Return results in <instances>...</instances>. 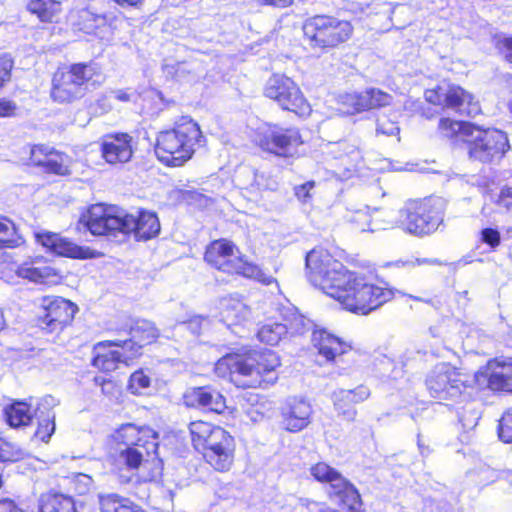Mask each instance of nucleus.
<instances>
[{"label": "nucleus", "mask_w": 512, "mask_h": 512, "mask_svg": "<svg viewBox=\"0 0 512 512\" xmlns=\"http://www.w3.org/2000/svg\"><path fill=\"white\" fill-rule=\"evenodd\" d=\"M312 478L321 484H329L331 486L342 476L341 472L329 465L325 461H318L309 468Z\"/></svg>", "instance_id": "58836bf2"}, {"label": "nucleus", "mask_w": 512, "mask_h": 512, "mask_svg": "<svg viewBox=\"0 0 512 512\" xmlns=\"http://www.w3.org/2000/svg\"><path fill=\"white\" fill-rule=\"evenodd\" d=\"M112 340H104L93 347L91 365L102 373H111L121 364Z\"/></svg>", "instance_id": "7c9ffc66"}, {"label": "nucleus", "mask_w": 512, "mask_h": 512, "mask_svg": "<svg viewBox=\"0 0 512 512\" xmlns=\"http://www.w3.org/2000/svg\"><path fill=\"white\" fill-rule=\"evenodd\" d=\"M4 422L13 429H22L32 425L35 418L33 406L26 400H12L4 406Z\"/></svg>", "instance_id": "c85d7f7f"}, {"label": "nucleus", "mask_w": 512, "mask_h": 512, "mask_svg": "<svg viewBox=\"0 0 512 512\" xmlns=\"http://www.w3.org/2000/svg\"><path fill=\"white\" fill-rule=\"evenodd\" d=\"M305 276L312 286L355 315L366 316L395 296L394 289L387 283L369 280L367 276L349 270L322 246L314 247L306 254Z\"/></svg>", "instance_id": "f257e3e1"}, {"label": "nucleus", "mask_w": 512, "mask_h": 512, "mask_svg": "<svg viewBox=\"0 0 512 512\" xmlns=\"http://www.w3.org/2000/svg\"><path fill=\"white\" fill-rule=\"evenodd\" d=\"M446 210L447 202L440 196L410 198L399 210V227L414 237L431 236L445 226Z\"/></svg>", "instance_id": "6e6552de"}, {"label": "nucleus", "mask_w": 512, "mask_h": 512, "mask_svg": "<svg viewBox=\"0 0 512 512\" xmlns=\"http://www.w3.org/2000/svg\"><path fill=\"white\" fill-rule=\"evenodd\" d=\"M498 435L503 442L512 443V408L502 415Z\"/></svg>", "instance_id": "3c124183"}, {"label": "nucleus", "mask_w": 512, "mask_h": 512, "mask_svg": "<svg viewBox=\"0 0 512 512\" xmlns=\"http://www.w3.org/2000/svg\"><path fill=\"white\" fill-rule=\"evenodd\" d=\"M83 221L86 229L94 236H116L124 231V213L112 205H91Z\"/></svg>", "instance_id": "f3484780"}, {"label": "nucleus", "mask_w": 512, "mask_h": 512, "mask_svg": "<svg viewBox=\"0 0 512 512\" xmlns=\"http://www.w3.org/2000/svg\"><path fill=\"white\" fill-rule=\"evenodd\" d=\"M461 372L447 362L436 364L425 378L429 395L439 401L458 398L466 388Z\"/></svg>", "instance_id": "2eb2a0df"}, {"label": "nucleus", "mask_w": 512, "mask_h": 512, "mask_svg": "<svg viewBox=\"0 0 512 512\" xmlns=\"http://www.w3.org/2000/svg\"><path fill=\"white\" fill-rule=\"evenodd\" d=\"M311 347L320 366L340 367L353 352L350 342L325 328L312 331Z\"/></svg>", "instance_id": "4468645a"}, {"label": "nucleus", "mask_w": 512, "mask_h": 512, "mask_svg": "<svg viewBox=\"0 0 512 512\" xmlns=\"http://www.w3.org/2000/svg\"><path fill=\"white\" fill-rule=\"evenodd\" d=\"M259 6H270L276 9H285L293 5L294 0H257Z\"/></svg>", "instance_id": "680f3d73"}, {"label": "nucleus", "mask_w": 512, "mask_h": 512, "mask_svg": "<svg viewBox=\"0 0 512 512\" xmlns=\"http://www.w3.org/2000/svg\"><path fill=\"white\" fill-rule=\"evenodd\" d=\"M23 452L14 444L0 437V461L15 463L23 459Z\"/></svg>", "instance_id": "a18cd8bd"}, {"label": "nucleus", "mask_w": 512, "mask_h": 512, "mask_svg": "<svg viewBox=\"0 0 512 512\" xmlns=\"http://www.w3.org/2000/svg\"><path fill=\"white\" fill-rule=\"evenodd\" d=\"M6 327H7V322H6L4 312L2 310H0V333L2 331H4L6 329Z\"/></svg>", "instance_id": "0e129e2a"}, {"label": "nucleus", "mask_w": 512, "mask_h": 512, "mask_svg": "<svg viewBox=\"0 0 512 512\" xmlns=\"http://www.w3.org/2000/svg\"><path fill=\"white\" fill-rule=\"evenodd\" d=\"M480 240L494 250L501 243V235L497 229L487 227L481 230Z\"/></svg>", "instance_id": "5fc2aeb1"}, {"label": "nucleus", "mask_w": 512, "mask_h": 512, "mask_svg": "<svg viewBox=\"0 0 512 512\" xmlns=\"http://www.w3.org/2000/svg\"><path fill=\"white\" fill-rule=\"evenodd\" d=\"M150 383V377L143 370H136L129 377L128 389L133 394H140L142 390L150 386Z\"/></svg>", "instance_id": "09e8293b"}, {"label": "nucleus", "mask_w": 512, "mask_h": 512, "mask_svg": "<svg viewBox=\"0 0 512 512\" xmlns=\"http://www.w3.org/2000/svg\"><path fill=\"white\" fill-rule=\"evenodd\" d=\"M237 251L233 241L226 238L215 239L205 247L203 260L211 268L228 274L234 269Z\"/></svg>", "instance_id": "5701e85b"}, {"label": "nucleus", "mask_w": 512, "mask_h": 512, "mask_svg": "<svg viewBox=\"0 0 512 512\" xmlns=\"http://www.w3.org/2000/svg\"><path fill=\"white\" fill-rule=\"evenodd\" d=\"M100 512H147L141 505L117 493L98 495Z\"/></svg>", "instance_id": "2f4dec72"}, {"label": "nucleus", "mask_w": 512, "mask_h": 512, "mask_svg": "<svg viewBox=\"0 0 512 512\" xmlns=\"http://www.w3.org/2000/svg\"><path fill=\"white\" fill-rule=\"evenodd\" d=\"M263 95L283 111L293 113L299 118H306L312 113V106L300 86L284 74H272L263 87Z\"/></svg>", "instance_id": "f8f14e48"}, {"label": "nucleus", "mask_w": 512, "mask_h": 512, "mask_svg": "<svg viewBox=\"0 0 512 512\" xmlns=\"http://www.w3.org/2000/svg\"><path fill=\"white\" fill-rule=\"evenodd\" d=\"M181 200L188 205L198 204L202 206L207 203L208 198L196 191H183L181 193Z\"/></svg>", "instance_id": "bf43d9fd"}, {"label": "nucleus", "mask_w": 512, "mask_h": 512, "mask_svg": "<svg viewBox=\"0 0 512 512\" xmlns=\"http://www.w3.org/2000/svg\"><path fill=\"white\" fill-rule=\"evenodd\" d=\"M464 144L468 158L482 164L500 161L510 149L509 139L505 132L475 123L469 136L464 140Z\"/></svg>", "instance_id": "9b49d317"}, {"label": "nucleus", "mask_w": 512, "mask_h": 512, "mask_svg": "<svg viewBox=\"0 0 512 512\" xmlns=\"http://www.w3.org/2000/svg\"><path fill=\"white\" fill-rule=\"evenodd\" d=\"M69 488L68 491L75 496H85L93 489V479L84 473H77L66 477Z\"/></svg>", "instance_id": "37998d69"}, {"label": "nucleus", "mask_w": 512, "mask_h": 512, "mask_svg": "<svg viewBox=\"0 0 512 512\" xmlns=\"http://www.w3.org/2000/svg\"><path fill=\"white\" fill-rule=\"evenodd\" d=\"M13 68V58L6 53L0 54V91L11 82Z\"/></svg>", "instance_id": "de8ad7c7"}, {"label": "nucleus", "mask_w": 512, "mask_h": 512, "mask_svg": "<svg viewBox=\"0 0 512 512\" xmlns=\"http://www.w3.org/2000/svg\"><path fill=\"white\" fill-rule=\"evenodd\" d=\"M330 487L329 497L337 499L338 505L347 512H364L363 501L357 487L345 476H341Z\"/></svg>", "instance_id": "cd10ccee"}, {"label": "nucleus", "mask_w": 512, "mask_h": 512, "mask_svg": "<svg viewBox=\"0 0 512 512\" xmlns=\"http://www.w3.org/2000/svg\"><path fill=\"white\" fill-rule=\"evenodd\" d=\"M281 360L269 349L231 351L214 364V374L238 389L267 388L278 380Z\"/></svg>", "instance_id": "f03ea898"}, {"label": "nucleus", "mask_w": 512, "mask_h": 512, "mask_svg": "<svg viewBox=\"0 0 512 512\" xmlns=\"http://www.w3.org/2000/svg\"><path fill=\"white\" fill-rule=\"evenodd\" d=\"M15 273L19 278L36 284L56 285L63 279L61 272L43 256L31 257L22 262L17 266Z\"/></svg>", "instance_id": "412c9836"}, {"label": "nucleus", "mask_w": 512, "mask_h": 512, "mask_svg": "<svg viewBox=\"0 0 512 512\" xmlns=\"http://www.w3.org/2000/svg\"><path fill=\"white\" fill-rule=\"evenodd\" d=\"M206 137L200 124L191 116H180L170 127L155 137L154 155L166 168H182L204 146Z\"/></svg>", "instance_id": "7ed1b4c3"}, {"label": "nucleus", "mask_w": 512, "mask_h": 512, "mask_svg": "<svg viewBox=\"0 0 512 512\" xmlns=\"http://www.w3.org/2000/svg\"><path fill=\"white\" fill-rule=\"evenodd\" d=\"M431 260L427 258L398 259L394 262L396 267H415L430 264Z\"/></svg>", "instance_id": "052dcab7"}, {"label": "nucleus", "mask_w": 512, "mask_h": 512, "mask_svg": "<svg viewBox=\"0 0 512 512\" xmlns=\"http://www.w3.org/2000/svg\"><path fill=\"white\" fill-rule=\"evenodd\" d=\"M37 241L51 253L65 258L86 260L97 256V253L89 247L80 246L58 233H39L37 234Z\"/></svg>", "instance_id": "4be33fe9"}, {"label": "nucleus", "mask_w": 512, "mask_h": 512, "mask_svg": "<svg viewBox=\"0 0 512 512\" xmlns=\"http://www.w3.org/2000/svg\"><path fill=\"white\" fill-rule=\"evenodd\" d=\"M427 103L441 112H453L459 116L474 118L482 113L481 104L476 95L452 81L443 79L424 93Z\"/></svg>", "instance_id": "9d476101"}, {"label": "nucleus", "mask_w": 512, "mask_h": 512, "mask_svg": "<svg viewBox=\"0 0 512 512\" xmlns=\"http://www.w3.org/2000/svg\"><path fill=\"white\" fill-rule=\"evenodd\" d=\"M284 333L285 326L283 324L266 323L259 328L257 338L263 344L275 346L280 342Z\"/></svg>", "instance_id": "79ce46f5"}, {"label": "nucleus", "mask_w": 512, "mask_h": 512, "mask_svg": "<svg viewBox=\"0 0 512 512\" xmlns=\"http://www.w3.org/2000/svg\"><path fill=\"white\" fill-rule=\"evenodd\" d=\"M481 388L493 392H512V358H493L475 373Z\"/></svg>", "instance_id": "6ab92c4d"}, {"label": "nucleus", "mask_w": 512, "mask_h": 512, "mask_svg": "<svg viewBox=\"0 0 512 512\" xmlns=\"http://www.w3.org/2000/svg\"><path fill=\"white\" fill-rule=\"evenodd\" d=\"M114 1L123 7H125V6L134 7L143 2V0H114Z\"/></svg>", "instance_id": "e2e57ef3"}, {"label": "nucleus", "mask_w": 512, "mask_h": 512, "mask_svg": "<svg viewBox=\"0 0 512 512\" xmlns=\"http://www.w3.org/2000/svg\"><path fill=\"white\" fill-rule=\"evenodd\" d=\"M127 337L139 347L140 350L152 344H155L160 337V330L155 323L146 319H137L128 326Z\"/></svg>", "instance_id": "c756f323"}, {"label": "nucleus", "mask_w": 512, "mask_h": 512, "mask_svg": "<svg viewBox=\"0 0 512 512\" xmlns=\"http://www.w3.org/2000/svg\"><path fill=\"white\" fill-rule=\"evenodd\" d=\"M253 144L263 156L288 160L300 157L305 140L297 127L266 122L256 131Z\"/></svg>", "instance_id": "1a4fd4ad"}, {"label": "nucleus", "mask_w": 512, "mask_h": 512, "mask_svg": "<svg viewBox=\"0 0 512 512\" xmlns=\"http://www.w3.org/2000/svg\"><path fill=\"white\" fill-rule=\"evenodd\" d=\"M349 393H343L341 390L334 394V409L339 418L346 422L355 420L357 410L355 405L348 398Z\"/></svg>", "instance_id": "a19ab883"}, {"label": "nucleus", "mask_w": 512, "mask_h": 512, "mask_svg": "<svg viewBox=\"0 0 512 512\" xmlns=\"http://www.w3.org/2000/svg\"><path fill=\"white\" fill-rule=\"evenodd\" d=\"M87 19L88 20H91V19L97 20L98 17H94L93 15L90 14V15H88Z\"/></svg>", "instance_id": "338daca9"}, {"label": "nucleus", "mask_w": 512, "mask_h": 512, "mask_svg": "<svg viewBox=\"0 0 512 512\" xmlns=\"http://www.w3.org/2000/svg\"><path fill=\"white\" fill-rule=\"evenodd\" d=\"M228 275H237L246 279L254 280L263 285H270L274 279L263 271L258 265L248 261L243 256L237 257L234 269Z\"/></svg>", "instance_id": "f704fd0d"}, {"label": "nucleus", "mask_w": 512, "mask_h": 512, "mask_svg": "<svg viewBox=\"0 0 512 512\" xmlns=\"http://www.w3.org/2000/svg\"><path fill=\"white\" fill-rule=\"evenodd\" d=\"M473 128V122L457 120L451 117L440 118L437 126V130L443 138L453 142L461 140L463 143Z\"/></svg>", "instance_id": "473e14b6"}, {"label": "nucleus", "mask_w": 512, "mask_h": 512, "mask_svg": "<svg viewBox=\"0 0 512 512\" xmlns=\"http://www.w3.org/2000/svg\"><path fill=\"white\" fill-rule=\"evenodd\" d=\"M347 223L357 232H374L382 229V223L374 218L369 209L349 210L345 216Z\"/></svg>", "instance_id": "c9c22d12"}, {"label": "nucleus", "mask_w": 512, "mask_h": 512, "mask_svg": "<svg viewBox=\"0 0 512 512\" xmlns=\"http://www.w3.org/2000/svg\"><path fill=\"white\" fill-rule=\"evenodd\" d=\"M39 512H75V503L70 496L48 491L40 496Z\"/></svg>", "instance_id": "72a5a7b5"}, {"label": "nucleus", "mask_w": 512, "mask_h": 512, "mask_svg": "<svg viewBox=\"0 0 512 512\" xmlns=\"http://www.w3.org/2000/svg\"><path fill=\"white\" fill-rule=\"evenodd\" d=\"M55 431V416L48 414L39 419L35 430V437L43 442H47Z\"/></svg>", "instance_id": "49530a36"}, {"label": "nucleus", "mask_w": 512, "mask_h": 512, "mask_svg": "<svg viewBox=\"0 0 512 512\" xmlns=\"http://www.w3.org/2000/svg\"><path fill=\"white\" fill-rule=\"evenodd\" d=\"M137 142L133 135L125 131H114L103 135L99 140L101 159L110 167L122 168L135 156Z\"/></svg>", "instance_id": "dca6fc26"}, {"label": "nucleus", "mask_w": 512, "mask_h": 512, "mask_svg": "<svg viewBox=\"0 0 512 512\" xmlns=\"http://www.w3.org/2000/svg\"><path fill=\"white\" fill-rule=\"evenodd\" d=\"M223 311L227 318L238 324L246 319L249 308L241 297L229 296L224 300Z\"/></svg>", "instance_id": "ea45409f"}, {"label": "nucleus", "mask_w": 512, "mask_h": 512, "mask_svg": "<svg viewBox=\"0 0 512 512\" xmlns=\"http://www.w3.org/2000/svg\"><path fill=\"white\" fill-rule=\"evenodd\" d=\"M23 243L24 238L15 222L0 214V250L17 248Z\"/></svg>", "instance_id": "e433bc0d"}, {"label": "nucleus", "mask_w": 512, "mask_h": 512, "mask_svg": "<svg viewBox=\"0 0 512 512\" xmlns=\"http://www.w3.org/2000/svg\"><path fill=\"white\" fill-rule=\"evenodd\" d=\"M494 204L501 211L505 213H512V187L507 185L501 187L496 199L494 200Z\"/></svg>", "instance_id": "603ef678"}, {"label": "nucleus", "mask_w": 512, "mask_h": 512, "mask_svg": "<svg viewBox=\"0 0 512 512\" xmlns=\"http://www.w3.org/2000/svg\"><path fill=\"white\" fill-rule=\"evenodd\" d=\"M70 157L44 143L32 144L28 165L39 169L43 174L65 177L71 174Z\"/></svg>", "instance_id": "a211bd4d"}, {"label": "nucleus", "mask_w": 512, "mask_h": 512, "mask_svg": "<svg viewBox=\"0 0 512 512\" xmlns=\"http://www.w3.org/2000/svg\"><path fill=\"white\" fill-rule=\"evenodd\" d=\"M95 382L101 387V392L108 397H117L121 393V385L112 378H95Z\"/></svg>", "instance_id": "864d4df0"}, {"label": "nucleus", "mask_w": 512, "mask_h": 512, "mask_svg": "<svg viewBox=\"0 0 512 512\" xmlns=\"http://www.w3.org/2000/svg\"><path fill=\"white\" fill-rule=\"evenodd\" d=\"M508 110L512 116V100L508 103Z\"/></svg>", "instance_id": "69168bd1"}, {"label": "nucleus", "mask_w": 512, "mask_h": 512, "mask_svg": "<svg viewBox=\"0 0 512 512\" xmlns=\"http://www.w3.org/2000/svg\"><path fill=\"white\" fill-rule=\"evenodd\" d=\"M301 29L308 47L321 53L346 47L355 33L352 20L330 13H317L307 17L302 22Z\"/></svg>", "instance_id": "423d86ee"}, {"label": "nucleus", "mask_w": 512, "mask_h": 512, "mask_svg": "<svg viewBox=\"0 0 512 512\" xmlns=\"http://www.w3.org/2000/svg\"><path fill=\"white\" fill-rule=\"evenodd\" d=\"M69 0H28L26 11L44 25L61 24L68 12Z\"/></svg>", "instance_id": "a878e982"}, {"label": "nucleus", "mask_w": 512, "mask_h": 512, "mask_svg": "<svg viewBox=\"0 0 512 512\" xmlns=\"http://www.w3.org/2000/svg\"><path fill=\"white\" fill-rule=\"evenodd\" d=\"M182 399L187 408L205 409L216 414L223 413L227 407L225 397L210 385L191 387Z\"/></svg>", "instance_id": "b1692460"}, {"label": "nucleus", "mask_w": 512, "mask_h": 512, "mask_svg": "<svg viewBox=\"0 0 512 512\" xmlns=\"http://www.w3.org/2000/svg\"><path fill=\"white\" fill-rule=\"evenodd\" d=\"M112 345L119 355L120 363L125 366L134 364L143 355V351L128 337L112 340Z\"/></svg>", "instance_id": "4c0bfd02"}, {"label": "nucleus", "mask_w": 512, "mask_h": 512, "mask_svg": "<svg viewBox=\"0 0 512 512\" xmlns=\"http://www.w3.org/2000/svg\"><path fill=\"white\" fill-rule=\"evenodd\" d=\"M491 41L502 60L512 65V35L497 33L492 36Z\"/></svg>", "instance_id": "c03bdc74"}, {"label": "nucleus", "mask_w": 512, "mask_h": 512, "mask_svg": "<svg viewBox=\"0 0 512 512\" xmlns=\"http://www.w3.org/2000/svg\"><path fill=\"white\" fill-rule=\"evenodd\" d=\"M161 225L156 212L139 208L135 213H124L123 234L134 236L136 241H148L157 237Z\"/></svg>", "instance_id": "aec40b11"}, {"label": "nucleus", "mask_w": 512, "mask_h": 512, "mask_svg": "<svg viewBox=\"0 0 512 512\" xmlns=\"http://www.w3.org/2000/svg\"><path fill=\"white\" fill-rule=\"evenodd\" d=\"M376 132L378 135L393 136L399 133V127L388 115L382 114L376 120Z\"/></svg>", "instance_id": "8fccbe9b"}, {"label": "nucleus", "mask_w": 512, "mask_h": 512, "mask_svg": "<svg viewBox=\"0 0 512 512\" xmlns=\"http://www.w3.org/2000/svg\"><path fill=\"white\" fill-rule=\"evenodd\" d=\"M86 32H87V33H94L95 31H94L93 29H88V28H87V31H86Z\"/></svg>", "instance_id": "774afa93"}, {"label": "nucleus", "mask_w": 512, "mask_h": 512, "mask_svg": "<svg viewBox=\"0 0 512 512\" xmlns=\"http://www.w3.org/2000/svg\"><path fill=\"white\" fill-rule=\"evenodd\" d=\"M391 102L392 96L378 88L348 93L343 97V105L346 107L347 112L351 114L381 109L390 105Z\"/></svg>", "instance_id": "393cba45"}, {"label": "nucleus", "mask_w": 512, "mask_h": 512, "mask_svg": "<svg viewBox=\"0 0 512 512\" xmlns=\"http://www.w3.org/2000/svg\"><path fill=\"white\" fill-rule=\"evenodd\" d=\"M316 183L314 180H309L305 183L294 187V195L301 203H307L312 199L311 191L314 189Z\"/></svg>", "instance_id": "6e6d98bb"}, {"label": "nucleus", "mask_w": 512, "mask_h": 512, "mask_svg": "<svg viewBox=\"0 0 512 512\" xmlns=\"http://www.w3.org/2000/svg\"><path fill=\"white\" fill-rule=\"evenodd\" d=\"M343 393H349L348 398L355 406L367 400L370 396V390L365 385H359L354 389L341 390Z\"/></svg>", "instance_id": "4d7b16f0"}, {"label": "nucleus", "mask_w": 512, "mask_h": 512, "mask_svg": "<svg viewBox=\"0 0 512 512\" xmlns=\"http://www.w3.org/2000/svg\"><path fill=\"white\" fill-rule=\"evenodd\" d=\"M312 407L301 398H293L286 402L281 410L283 428L291 433L305 429L311 422Z\"/></svg>", "instance_id": "bb28decb"}, {"label": "nucleus", "mask_w": 512, "mask_h": 512, "mask_svg": "<svg viewBox=\"0 0 512 512\" xmlns=\"http://www.w3.org/2000/svg\"><path fill=\"white\" fill-rule=\"evenodd\" d=\"M109 444L120 449L118 457L130 472L138 471L145 458L157 456L160 433L148 424L126 422L117 426L108 436Z\"/></svg>", "instance_id": "39448f33"}, {"label": "nucleus", "mask_w": 512, "mask_h": 512, "mask_svg": "<svg viewBox=\"0 0 512 512\" xmlns=\"http://www.w3.org/2000/svg\"><path fill=\"white\" fill-rule=\"evenodd\" d=\"M191 444L213 471L226 473L235 462L237 443L225 428L204 420L189 424Z\"/></svg>", "instance_id": "20e7f679"}, {"label": "nucleus", "mask_w": 512, "mask_h": 512, "mask_svg": "<svg viewBox=\"0 0 512 512\" xmlns=\"http://www.w3.org/2000/svg\"><path fill=\"white\" fill-rule=\"evenodd\" d=\"M18 106L16 102L7 97L0 98V118H12L17 115Z\"/></svg>", "instance_id": "13d9d810"}, {"label": "nucleus", "mask_w": 512, "mask_h": 512, "mask_svg": "<svg viewBox=\"0 0 512 512\" xmlns=\"http://www.w3.org/2000/svg\"><path fill=\"white\" fill-rule=\"evenodd\" d=\"M79 308L67 298L57 295H46L40 300L39 314L36 324L45 335L60 336L71 327Z\"/></svg>", "instance_id": "ddd939ff"}, {"label": "nucleus", "mask_w": 512, "mask_h": 512, "mask_svg": "<svg viewBox=\"0 0 512 512\" xmlns=\"http://www.w3.org/2000/svg\"><path fill=\"white\" fill-rule=\"evenodd\" d=\"M103 79L101 66L92 60L60 65L51 77L50 97L58 104H72L85 95L89 86H99Z\"/></svg>", "instance_id": "0eeeda50"}]
</instances>
